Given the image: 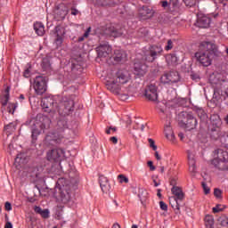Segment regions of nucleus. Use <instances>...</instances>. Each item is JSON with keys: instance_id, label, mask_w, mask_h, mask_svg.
Here are the masks:
<instances>
[{"instance_id": "nucleus-47", "label": "nucleus", "mask_w": 228, "mask_h": 228, "mask_svg": "<svg viewBox=\"0 0 228 228\" xmlns=\"http://www.w3.org/2000/svg\"><path fill=\"white\" fill-rule=\"evenodd\" d=\"M159 207L162 211H168V205L164 201H159Z\"/></svg>"}, {"instance_id": "nucleus-25", "label": "nucleus", "mask_w": 228, "mask_h": 228, "mask_svg": "<svg viewBox=\"0 0 228 228\" xmlns=\"http://www.w3.org/2000/svg\"><path fill=\"white\" fill-rule=\"evenodd\" d=\"M193 111H195V113L198 115L200 122H203V124H207L209 118L208 117V113L206 112V110H204V109H202V107L195 106L193 108Z\"/></svg>"}, {"instance_id": "nucleus-62", "label": "nucleus", "mask_w": 228, "mask_h": 228, "mask_svg": "<svg viewBox=\"0 0 228 228\" xmlns=\"http://www.w3.org/2000/svg\"><path fill=\"white\" fill-rule=\"evenodd\" d=\"M157 191V197H159V199H162L161 189H158Z\"/></svg>"}, {"instance_id": "nucleus-48", "label": "nucleus", "mask_w": 228, "mask_h": 228, "mask_svg": "<svg viewBox=\"0 0 228 228\" xmlns=\"http://www.w3.org/2000/svg\"><path fill=\"white\" fill-rule=\"evenodd\" d=\"M174 48V42H172V39L167 40V45H166L165 49L166 51H170Z\"/></svg>"}, {"instance_id": "nucleus-7", "label": "nucleus", "mask_w": 228, "mask_h": 228, "mask_svg": "<svg viewBox=\"0 0 228 228\" xmlns=\"http://www.w3.org/2000/svg\"><path fill=\"white\" fill-rule=\"evenodd\" d=\"M59 188V199L62 204H68L72 199V186L65 178H59L57 181Z\"/></svg>"}, {"instance_id": "nucleus-54", "label": "nucleus", "mask_w": 228, "mask_h": 228, "mask_svg": "<svg viewBox=\"0 0 228 228\" xmlns=\"http://www.w3.org/2000/svg\"><path fill=\"white\" fill-rule=\"evenodd\" d=\"M221 225H222V227H228V217H224L221 221Z\"/></svg>"}, {"instance_id": "nucleus-1", "label": "nucleus", "mask_w": 228, "mask_h": 228, "mask_svg": "<svg viewBox=\"0 0 228 228\" xmlns=\"http://www.w3.org/2000/svg\"><path fill=\"white\" fill-rule=\"evenodd\" d=\"M130 79L129 72L126 69H118L112 77L105 81V86L109 92L115 95H120L121 101L128 99L124 85Z\"/></svg>"}, {"instance_id": "nucleus-18", "label": "nucleus", "mask_w": 228, "mask_h": 228, "mask_svg": "<svg viewBox=\"0 0 228 228\" xmlns=\"http://www.w3.org/2000/svg\"><path fill=\"white\" fill-rule=\"evenodd\" d=\"M55 34H56V38L54 40V43L58 47H61L63 44V37H65V27L61 25H58L55 27Z\"/></svg>"}, {"instance_id": "nucleus-8", "label": "nucleus", "mask_w": 228, "mask_h": 228, "mask_svg": "<svg viewBox=\"0 0 228 228\" xmlns=\"http://www.w3.org/2000/svg\"><path fill=\"white\" fill-rule=\"evenodd\" d=\"M74 98L72 96H64L61 100L59 114L61 117H69L74 111Z\"/></svg>"}, {"instance_id": "nucleus-22", "label": "nucleus", "mask_w": 228, "mask_h": 228, "mask_svg": "<svg viewBox=\"0 0 228 228\" xmlns=\"http://www.w3.org/2000/svg\"><path fill=\"white\" fill-rule=\"evenodd\" d=\"M154 15L152 10L143 5L138 10V17L141 20H147V19H151Z\"/></svg>"}, {"instance_id": "nucleus-4", "label": "nucleus", "mask_w": 228, "mask_h": 228, "mask_svg": "<svg viewBox=\"0 0 228 228\" xmlns=\"http://www.w3.org/2000/svg\"><path fill=\"white\" fill-rule=\"evenodd\" d=\"M65 156V151L61 149H53L47 153V159L48 161H52L54 164L52 165L51 172L55 174V175H61V158Z\"/></svg>"}, {"instance_id": "nucleus-53", "label": "nucleus", "mask_w": 228, "mask_h": 228, "mask_svg": "<svg viewBox=\"0 0 228 228\" xmlns=\"http://www.w3.org/2000/svg\"><path fill=\"white\" fill-rule=\"evenodd\" d=\"M170 185L173 186V188H179V186H177V180H175V178H172L170 180Z\"/></svg>"}, {"instance_id": "nucleus-3", "label": "nucleus", "mask_w": 228, "mask_h": 228, "mask_svg": "<svg viewBox=\"0 0 228 228\" xmlns=\"http://www.w3.org/2000/svg\"><path fill=\"white\" fill-rule=\"evenodd\" d=\"M50 124L51 119L46 116H44V114H37L36 116V119L31 128L32 143H37V140L38 139V135L40 134L41 131L47 129Z\"/></svg>"}, {"instance_id": "nucleus-39", "label": "nucleus", "mask_w": 228, "mask_h": 228, "mask_svg": "<svg viewBox=\"0 0 228 228\" xmlns=\"http://www.w3.org/2000/svg\"><path fill=\"white\" fill-rule=\"evenodd\" d=\"M98 6H113V0H97Z\"/></svg>"}, {"instance_id": "nucleus-17", "label": "nucleus", "mask_w": 228, "mask_h": 228, "mask_svg": "<svg viewBox=\"0 0 228 228\" xmlns=\"http://www.w3.org/2000/svg\"><path fill=\"white\" fill-rule=\"evenodd\" d=\"M110 60H112L113 65L124 63V61H127V54L122 50H116Z\"/></svg>"}, {"instance_id": "nucleus-51", "label": "nucleus", "mask_w": 228, "mask_h": 228, "mask_svg": "<svg viewBox=\"0 0 228 228\" xmlns=\"http://www.w3.org/2000/svg\"><path fill=\"white\" fill-rule=\"evenodd\" d=\"M214 195H215V197H216V199H220L222 197V190L215 189Z\"/></svg>"}, {"instance_id": "nucleus-59", "label": "nucleus", "mask_w": 228, "mask_h": 228, "mask_svg": "<svg viewBox=\"0 0 228 228\" xmlns=\"http://www.w3.org/2000/svg\"><path fill=\"white\" fill-rule=\"evenodd\" d=\"M79 13V11L76 8H71V15H77Z\"/></svg>"}, {"instance_id": "nucleus-33", "label": "nucleus", "mask_w": 228, "mask_h": 228, "mask_svg": "<svg viewBox=\"0 0 228 228\" xmlns=\"http://www.w3.org/2000/svg\"><path fill=\"white\" fill-rule=\"evenodd\" d=\"M8 101H10V87L5 89V94L0 98V102L4 107L8 104Z\"/></svg>"}, {"instance_id": "nucleus-55", "label": "nucleus", "mask_w": 228, "mask_h": 228, "mask_svg": "<svg viewBox=\"0 0 228 228\" xmlns=\"http://www.w3.org/2000/svg\"><path fill=\"white\" fill-rule=\"evenodd\" d=\"M4 208H5V211H12V203L6 201Z\"/></svg>"}, {"instance_id": "nucleus-6", "label": "nucleus", "mask_w": 228, "mask_h": 228, "mask_svg": "<svg viewBox=\"0 0 228 228\" xmlns=\"http://www.w3.org/2000/svg\"><path fill=\"white\" fill-rule=\"evenodd\" d=\"M171 193L174 196L169 198V204L174 208L175 213L179 215L181 213V204L184 200L185 194L181 187H172Z\"/></svg>"}, {"instance_id": "nucleus-27", "label": "nucleus", "mask_w": 228, "mask_h": 228, "mask_svg": "<svg viewBox=\"0 0 228 228\" xmlns=\"http://www.w3.org/2000/svg\"><path fill=\"white\" fill-rule=\"evenodd\" d=\"M65 129H69V124L67 123V119L62 118L57 121L55 131L63 134V133H65Z\"/></svg>"}, {"instance_id": "nucleus-13", "label": "nucleus", "mask_w": 228, "mask_h": 228, "mask_svg": "<svg viewBox=\"0 0 228 228\" xmlns=\"http://www.w3.org/2000/svg\"><path fill=\"white\" fill-rule=\"evenodd\" d=\"M144 96L148 101L158 104V87L154 85L147 86L144 91Z\"/></svg>"}, {"instance_id": "nucleus-35", "label": "nucleus", "mask_w": 228, "mask_h": 228, "mask_svg": "<svg viewBox=\"0 0 228 228\" xmlns=\"http://www.w3.org/2000/svg\"><path fill=\"white\" fill-rule=\"evenodd\" d=\"M138 197H139L142 204H143L144 202H147V199L149 198V192H147V191L144 189H140Z\"/></svg>"}, {"instance_id": "nucleus-20", "label": "nucleus", "mask_w": 228, "mask_h": 228, "mask_svg": "<svg viewBox=\"0 0 228 228\" xmlns=\"http://www.w3.org/2000/svg\"><path fill=\"white\" fill-rule=\"evenodd\" d=\"M146 73L147 64L140 61H135L134 64V74H135V76H139L140 77H142V76H145Z\"/></svg>"}, {"instance_id": "nucleus-28", "label": "nucleus", "mask_w": 228, "mask_h": 228, "mask_svg": "<svg viewBox=\"0 0 228 228\" xmlns=\"http://www.w3.org/2000/svg\"><path fill=\"white\" fill-rule=\"evenodd\" d=\"M99 183H100V186L102 188V191L103 193H108V191H110V189L111 188L110 186V182L108 181V178L104 175H100Z\"/></svg>"}, {"instance_id": "nucleus-36", "label": "nucleus", "mask_w": 228, "mask_h": 228, "mask_svg": "<svg viewBox=\"0 0 228 228\" xmlns=\"http://www.w3.org/2000/svg\"><path fill=\"white\" fill-rule=\"evenodd\" d=\"M166 61L168 65H175L177 63V55L175 53H169L166 56Z\"/></svg>"}, {"instance_id": "nucleus-23", "label": "nucleus", "mask_w": 228, "mask_h": 228, "mask_svg": "<svg viewBox=\"0 0 228 228\" xmlns=\"http://www.w3.org/2000/svg\"><path fill=\"white\" fill-rule=\"evenodd\" d=\"M187 156H188V163H189V171L191 174H195L197 172L195 153L189 150V151H187Z\"/></svg>"}, {"instance_id": "nucleus-52", "label": "nucleus", "mask_w": 228, "mask_h": 228, "mask_svg": "<svg viewBox=\"0 0 228 228\" xmlns=\"http://www.w3.org/2000/svg\"><path fill=\"white\" fill-rule=\"evenodd\" d=\"M147 165L150 167L151 172H154V170H156V167L151 160L148 161Z\"/></svg>"}, {"instance_id": "nucleus-21", "label": "nucleus", "mask_w": 228, "mask_h": 228, "mask_svg": "<svg viewBox=\"0 0 228 228\" xmlns=\"http://www.w3.org/2000/svg\"><path fill=\"white\" fill-rule=\"evenodd\" d=\"M210 24H211V18L201 13L198 14V19L196 22V26L198 28H209Z\"/></svg>"}, {"instance_id": "nucleus-38", "label": "nucleus", "mask_w": 228, "mask_h": 228, "mask_svg": "<svg viewBox=\"0 0 228 228\" xmlns=\"http://www.w3.org/2000/svg\"><path fill=\"white\" fill-rule=\"evenodd\" d=\"M205 225L208 228H214L215 218H213V216L208 215L205 216Z\"/></svg>"}, {"instance_id": "nucleus-34", "label": "nucleus", "mask_w": 228, "mask_h": 228, "mask_svg": "<svg viewBox=\"0 0 228 228\" xmlns=\"http://www.w3.org/2000/svg\"><path fill=\"white\" fill-rule=\"evenodd\" d=\"M41 67L45 72H49V70H51V61L49 58H44L42 60Z\"/></svg>"}, {"instance_id": "nucleus-24", "label": "nucleus", "mask_w": 228, "mask_h": 228, "mask_svg": "<svg viewBox=\"0 0 228 228\" xmlns=\"http://www.w3.org/2000/svg\"><path fill=\"white\" fill-rule=\"evenodd\" d=\"M208 131L212 140H219V138H222L220 126H208Z\"/></svg>"}, {"instance_id": "nucleus-30", "label": "nucleus", "mask_w": 228, "mask_h": 228, "mask_svg": "<svg viewBox=\"0 0 228 228\" xmlns=\"http://www.w3.org/2000/svg\"><path fill=\"white\" fill-rule=\"evenodd\" d=\"M103 33L104 35H107V37H114V38H117V37H120L121 35L113 26L107 27Z\"/></svg>"}, {"instance_id": "nucleus-9", "label": "nucleus", "mask_w": 228, "mask_h": 228, "mask_svg": "<svg viewBox=\"0 0 228 228\" xmlns=\"http://www.w3.org/2000/svg\"><path fill=\"white\" fill-rule=\"evenodd\" d=\"M212 165L218 170H228V152L222 149L217 150V158L212 160Z\"/></svg>"}, {"instance_id": "nucleus-64", "label": "nucleus", "mask_w": 228, "mask_h": 228, "mask_svg": "<svg viewBox=\"0 0 228 228\" xmlns=\"http://www.w3.org/2000/svg\"><path fill=\"white\" fill-rule=\"evenodd\" d=\"M112 228H121V227H120V224H118V223H115V224L112 225Z\"/></svg>"}, {"instance_id": "nucleus-19", "label": "nucleus", "mask_w": 228, "mask_h": 228, "mask_svg": "<svg viewBox=\"0 0 228 228\" xmlns=\"http://www.w3.org/2000/svg\"><path fill=\"white\" fill-rule=\"evenodd\" d=\"M96 52L99 58H107L111 53V46L108 43L100 44L96 48Z\"/></svg>"}, {"instance_id": "nucleus-61", "label": "nucleus", "mask_w": 228, "mask_h": 228, "mask_svg": "<svg viewBox=\"0 0 228 228\" xmlns=\"http://www.w3.org/2000/svg\"><path fill=\"white\" fill-rule=\"evenodd\" d=\"M155 158L158 161H160L161 159V156L159 155V152L158 151H155Z\"/></svg>"}, {"instance_id": "nucleus-11", "label": "nucleus", "mask_w": 228, "mask_h": 228, "mask_svg": "<svg viewBox=\"0 0 228 228\" xmlns=\"http://www.w3.org/2000/svg\"><path fill=\"white\" fill-rule=\"evenodd\" d=\"M181 77L177 71L165 72L160 77V83L162 85H174V83H179Z\"/></svg>"}, {"instance_id": "nucleus-16", "label": "nucleus", "mask_w": 228, "mask_h": 228, "mask_svg": "<svg viewBox=\"0 0 228 228\" xmlns=\"http://www.w3.org/2000/svg\"><path fill=\"white\" fill-rule=\"evenodd\" d=\"M69 74L72 79H77V77H79L83 74V67L80 66L77 61H71Z\"/></svg>"}, {"instance_id": "nucleus-45", "label": "nucleus", "mask_w": 228, "mask_h": 228, "mask_svg": "<svg viewBox=\"0 0 228 228\" xmlns=\"http://www.w3.org/2000/svg\"><path fill=\"white\" fill-rule=\"evenodd\" d=\"M202 188L204 190V193L205 195H208V193L211 191V189L208 188V184L206 183V182H202L201 183Z\"/></svg>"}, {"instance_id": "nucleus-37", "label": "nucleus", "mask_w": 228, "mask_h": 228, "mask_svg": "<svg viewBox=\"0 0 228 228\" xmlns=\"http://www.w3.org/2000/svg\"><path fill=\"white\" fill-rule=\"evenodd\" d=\"M165 133H166V138H167V140H170V142H173V140H175V135L174 134V132L172 131V128L170 127V126H166Z\"/></svg>"}, {"instance_id": "nucleus-14", "label": "nucleus", "mask_w": 228, "mask_h": 228, "mask_svg": "<svg viewBox=\"0 0 228 228\" xmlns=\"http://www.w3.org/2000/svg\"><path fill=\"white\" fill-rule=\"evenodd\" d=\"M41 106L45 113H51V111H54V108L58 106V103L53 98L45 97L42 99Z\"/></svg>"}, {"instance_id": "nucleus-49", "label": "nucleus", "mask_w": 228, "mask_h": 228, "mask_svg": "<svg viewBox=\"0 0 228 228\" xmlns=\"http://www.w3.org/2000/svg\"><path fill=\"white\" fill-rule=\"evenodd\" d=\"M222 205L218 204L215 208H212L213 213H220L224 211V208H221Z\"/></svg>"}, {"instance_id": "nucleus-10", "label": "nucleus", "mask_w": 228, "mask_h": 228, "mask_svg": "<svg viewBox=\"0 0 228 228\" xmlns=\"http://www.w3.org/2000/svg\"><path fill=\"white\" fill-rule=\"evenodd\" d=\"M163 53V48H161V45H151L150 46L149 50L146 51L144 53L142 60L144 61H147V63H152L156 61L158 56L161 55Z\"/></svg>"}, {"instance_id": "nucleus-57", "label": "nucleus", "mask_w": 228, "mask_h": 228, "mask_svg": "<svg viewBox=\"0 0 228 228\" xmlns=\"http://www.w3.org/2000/svg\"><path fill=\"white\" fill-rule=\"evenodd\" d=\"M90 31H92V28H88L87 30L84 33L83 37L88 38V35H90Z\"/></svg>"}, {"instance_id": "nucleus-32", "label": "nucleus", "mask_w": 228, "mask_h": 228, "mask_svg": "<svg viewBox=\"0 0 228 228\" xmlns=\"http://www.w3.org/2000/svg\"><path fill=\"white\" fill-rule=\"evenodd\" d=\"M34 211L35 213H37V215H40L42 216V218H47L49 216V209H44L42 210V208L40 207H35L34 208Z\"/></svg>"}, {"instance_id": "nucleus-41", "label": "nucleus", "mask_w": 228, "mask_h": 228, "mask_svg": "<svg viewBox=\"0 0 228 228\" xmlns=\"http://www.w3.org/2000/svg\"><path fill=\"white\" fill-rule=\"evenodd\" d=\"M14 163H18V165L24 163V154L22 153L18 154L14 159Z\"/></svg>"}, {"instance_id": "nucleus-56", "label": "nucleus", "mask_w": 228, "mask_h": 228, "mask_svg": "<svg viewBox=\"0 0 228 228\" xmlns=\"http://www.w3.org/2000/svg\"><path fill=\"white\" fill-rule=\"evenodd\" d=\"M162 8H168L170 6V4H168V1L165 0L160 2Z\"/></svg>"}, {"instance_id": "nucleus-5", "label": "nucleus", "mask_w": 228, "mask_h": 228, "mask_svg": "<svg viewBox=\"0 0 228 228\" xmlns=\"http://www.w3.org/2000/svg\"><path fill=\"white\" fill-rule=\"evenodd\" d=\"M197 118L193 116L191 113L182 111L178 115V126L182 127V129H185V131H193V129H197L198 125Z\"/></svg>"}, {"instance_id": "nucleus-15", "label": "nucleus", "mask_w": 228, "mask_h": 228, "mask_svg": "<svg viewBox=\"0 0 228 228\" xmlns=\"http://www.w3.org/2000/svg\"><path fill=\"white\" fill-rule=\"evenodd\" d=\"M63 138V134L58 132V130H55L48 133V134L45 136V142L53 145L54 143H60Z\"/></svg>"}, {"instance_id": "nucleus-50", "label": "nucleus", "mask_w": 228, "mask_h": 228, "mask_svg": "<svg viewBox=\"0 0 228 228\" xmlns=\"http://www.w3.org/2000/svg\"><path fill=\"white\" fill-rule=\"evenodd\" d=\"M30 69H31V64H29V65H28V68H27V69L24 70V72H23V76H24L25 77H29L30 72H31V70H29Z\"/></svg>"}, {"instance_id": "nucleus-46", "label": "nucleus", "mask_w": 228, "mask_h": 228, "mask_svg": "<svg viewBox=\"0 0 228 228\" xmlns=\"http://www.w3.org/2000/svg\"><path fill=\"white\" fill-rule=\"evenodd\" d=\"M148 142L150 143V147L153 150V151H158V146L156 145V142H154L153 139H148Z\"/></svg>"}, {"instance_id": "nucleus-43", "label": "nucleus", "mask_w": 228, "mask_h": 228, "mask_svg": "<svg viewBox=\"0 0 228 228\" xmlns=\"http://www.w3.org/2000/svg\"><path fill=\"white\" fill-rule=\"evenodd\" d=\"M183 3L185 5L189 6L190 8H191V6H195V4H197L196 0H183Z\"/></svg>"}, {"instance_id": "nucleus-12", "label": "nucleus", "mask_w": 228, "mask_h": 228, "mask_svg": "<svg viewBox=\"0 0 228 228\" xmlns=\"http://www.w3.org/2000/svg\"><path fill=\"white\" fill-rule=\"evenodd\" d=\"M34 90L37 95H43L47 92V82L43 77H37L34 80Z\"/></svg>"}, {"instance_id": "nucleus-26", "label": "nucleus", "mask_w": 228, "mask_h": 228, "mask_svg": "<svg viewBox=\"0 0 228 228\" xmlns=\"http://www.w3.org/2000/svg\"><path fill=\"white\" fill-rule=\"evenodd\" d=\"M69 180L66 181L70 186H74V184H77V183H79V175L77 174V171L76 169H71L69 172Z\"/></svg>"}, {"instance_id": "nucleus-44", "label": "nucleus", "mask_w": 228, "mask_h": 228, "mask_svg": "<svg viewBox=\"0 0 228 228\" xmlns=\"http://www.w3.org/2000/svg\"><path fill=\"white\" fill-rule=\"evenodd\" d=\"M118 179H120L119 180V183H126L127 184V183H129V178H127V176L124 175H119L118 176Z\"/></svg>"}, {"instance_id": "nucleus-42", "label": "nucleus", "mask_w": 228, "mask_h": 228, "mask_svg": "<svg viewBox=\"0 0 228 228\" xmlns=\"http://www.w3.org/2000/svg\"><path fill=\"white\" fill-rule=\"evenodd\" d=\"M7 110L9 113L13 115V113H15V110H17V103H9Z\"/></svg>"}, {"instance_id": "nucleus-2", "label": "nucleus", "mask_w": 228, "mask_h": 228, "mask_svg": "<svg viewBox=\"0 0 228 228\" xmlns=\"http://www.w3.org/2000/svg\"><path fill=\"white\" fill-rule=\"evenodd\" d=\"M200 49V52L195 53L194 58L202 67H209L213 61V56L218 58L221 54L218 46L213 42L203 41Z\"/></svg>"}, {"instance_id": "nucleus-29", "label": "nucleus", "mask_w": 228, "mask_h": 228, "mask_svg": "<svg viewBox=\"0 0 228 228\" xmlns=\"http://www.w3.org/2000/svg\"><path fill=\"white\" fill-rule=\"evenodd\" d=\"M222 119L218 114H212L210 116V126L208 127H221Z\"/></svg>"}, {"instance_id": "nucleus-31", "label": "nucleus", "mask_w": 228, "mask_h": 228, "mask_svg": "<svg viewBox=\"0 0 228 228\" xmlns=\"http://www.w3.org/2000/svg\"><path fill=\"white\" fill-rule=\"evenodd\" d=\"M34 29H35L37 35H38V37H44V35L45 33V28L42 22H36L34 24Z\"/></svg>"}, {"instance_id": "nucleus-60", "label": "nucleus", "mask_w": 228, "mask_h": 228, "mask_svg": "<svg viewBox=\"0 0 228 228\" xmlns=\"http://www.w3.org/2000/svg\"><path fill=\"white\" fill-rule=\"evenodd\" d=\"M4 228H13V225L12 224V223H10V221H7Z\"/></svg>"}, {"instance_id": "nucleus-58", "label": "nucleus", "mask_w": 228, "mask_h": 228, "mask_svg": "<svg viewBox=\"0 0 228 228\" xmlns=\"http://www.w3.org/2000/svg\"><path fill=\"white\" fill-rule=\"evenodd\" d=\"M110 142H112V143L116 144L118 142V139L116 136L110 137Z\"/></svg>"}, {"instance_id": "nucleus-63", "label": "nucleus", "mask_w": 228, "mask_h": 228, "mask_svg": "<svg viewBox=\"0 0 228 228\" xmlns=\"http://www.w3.org/2000/svg\"><path fill=\"white\" fill-rule=\"evenodd\" d=\"M191 79H199V75H195V74H192V75H191Z\"/></svg>"}, {"instance_id": "nucleus-40", "label": "nucleus", "mask_w": 228, "mask_h": 228, "mask_svg": "<svg viewBox=\"0 0 228 228\" xmlns=\"http://www.w3.org/2000/svg\"><path fill=\"white\" fill-rule=\"evenodd\" d=\"M15 123H10L8 125H5L4 129V131H8L9 133H12L13 131H15Z\"/></svg>"}]
</instances>
